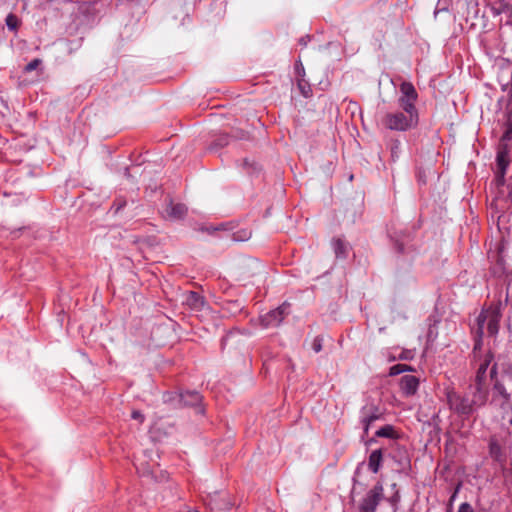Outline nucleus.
I'll return each mask as SVG.
<instances>
[{"label":"nucleus","mask_w":512,"mask_h":512,"mask_svg":"<svg viewBox=\"0 0 512 512\" xmlns=\"http://www.w3.org/2000/svg\"><path fill=\"white\" fill-rule=\"evenodd\" d=\"M419 180H422V183H425L424 177H419Z\"/></svg>","instance_id":"obj_43"},{"label":"nucleus","mask_w":512,"mask_h":512,"mask_svg":"<svg viewBox=\"0 0 512 512\" xmlns=\"http://www.w3.org/2000/svg\"><path fill=\"white\" fill-rule=\"evenodd\" d=\"M505 173L502 171H498L495 177V181L498 187L503 186L505 183Z\"/></svg>","instance_id":"obj_27"},{"label":"nucleus","mask_w":512,"mask_h":512,"mask_svg":"<svg viewBox=\"0 0 512 512\" xmlns=\"http://www.w3.org/2000/svg\"><path fill=\"white\" fill-rule=\"evenodd\" d=\"M487 318H489L488 309L483 310L478 315V317L476 319V322H477L476 335L479 336L480 338H482L484 335V328H485V325H487Z\"/></svg>","instance_id":"obj_17"},{"label":"nucleus","mask_w":512,"mask_h":512,"mask_svg":"<svg viewBox=\"0 0 512 512\" xmlns=\"http://www.w3.org/2000/svg\"><path fill=\"white\" fill-rule=\"evenodd\" d=\"M384 498V488L377 483L371 488L358 504V512H375L377 506Z\"/></svg>","instance_id":"obj_3"},{"label":"nucleus","mask_w":512,"mask_h":512,"mask_svg":"<svg viewBox=\"0 0 512 512\" xmlns=\"http://www.w3.org/2000/svg\"><path fill=\"white\" fill-rule=\"evenodd\" d=\"M419 180H422V183H425L424 177H419Z\"/></svg>","instance_id":"obj_44"},{"label":"nucleus","mask_w":512,"mask_h":512,"mask_svg":"<svg viewBox=\"0 0 512 512\" xmlns=\"http://www.w3.org/2000/svg\"><path fill=\"white\" fill-rule=\"evenodd\" d=\"M39 64H40V60L34 59L26 65L25 70L28 72L35 70Z\"/></svg>","instance_id":"obj_29"},{"label":"nucleus","mask_w":512,"mask_h":512,"mask_svg":"<svg viewBox=\"0 0 512 512\" xmlns=\"http://www.w3.org/2000/svg\"><path fill=\"white\" fill-rule=\"evenodd\" d=\"M399 147H400V141L396 140L391 147V155L393 158L397 157Z\"/></svg>","instance_id":"obj_31"},{"label":"nucleus","mask_w":512,"mask_h":512,"mask_svg":"<svg viewBox=\"0 0 512 512\" xmlns=\"http://www.w3.org/2000/svg\"><path fill=\"white\" fill-rule=\"evenodd\" d=\"M206 505L211 512H227L232 508L233 503L226 498L220 499L218 494L214 493V495H209Z\"/></svg>","instance_id":"obj_7"},{"label":"nucleus","mask_w":512,"mask_h":512,"mask_svg":"<svg viewBox=\"0 0 512 512\" xmlns=\"http://www.w3.org/2000/svg\"><path fill=\"white\" fill-rule=\"evenodd\" d=\"M164 402L172 403L176 408H191L195 414H205L203 397L198 391L170 392L164 395Z\"/></svg>","instance_id":"obj_1"},{"label":"nucleus","mask_w":512,"mask_h":512,"mask_svg":"<svg viewBox=\"0 0 512 512\" xmlns=\"http://www.w3.org/2000/svg\"><path fill=\"white\" fill-rule=\"evenodd\" d=\"M507 189H508V194L506 197V201L509 202L510 204H512V184H509L507 186Z\"/></svg>","instance_id":"obj_32"},{"label":"nucleus","mask_w":512,"mask_h":512,"mask_svg":"<svg viewBox=\"0 0 512 512\" xmlns=\"http://www.w3.org/2000/svg\"><path fill=\"white\" fill-rule=\"evenodd\" d=\"M458 512H474V509L469 503L464 502L459 506Z\"/></svg>","instance_id":"obj_30"},{"label":"nucleus","mask_w":512,"mask_h":512,"mask_svg":"<svg viewBox=\"0 0 512 512\" xmlns=\"http://www.w3.org/2000/svg\"><path fill=\"white\" fill-rule=\"evenodd\" d=\"M493 358V354L489 351L480 359L481 362L475 376V389L479 394H483L485 392L484 384L486 380V372Z\"/></svg>","instance_id":"obj_6"},{"label":"nucleus","mask_w":512,"mask_h":512,"mask_svg":"<svg viewBox=\"0 0 512 512\" xmlns=\"http://www.w3.org/2000/svg\"><path fill=\"white\" fill-rule=\"evenodd\" d=\"M498 171L506 172V169L509 165V159L507 154L504 152H499L496 157Z\"/></svg>","instance_id":"obj_20"},{"label":"nucleus","mask_w":512,"mask_h":512,"mask_svg":"<svg viewBox=\"0 0 512 512\" xmlns=\"http://www.w3.org/2000/svg\"><path fill=\"white\" fill-rule=\"evenodd\" d=\"M139 169V166H133L132 170H134L135 173H137V170Z\"/></svg>","instance_id":"obj_41"},{"label":"nucleus","mask_w":512,"mask_h":512,"mask_svg":"<svg viewBox=\"0 0 512 512\" xmlns=\"http://www.w3.org/2000/svg\"><path fill=\"white\" fill-rule=\"evenodd\" d=\"M5 23L9 30L17 31L20 21L15 14L10 13L7 15V17L5 19Z\"/></svg>","instance_id":"obj_21"},{"label":"nucleus","mask_w":512,"mask_h":512,"mask_svg":"<svg viewBox=\"0 0 512 512\" xmlns=\"http://www.w3.org/2000/svg\"><path fill=\"white\" fill-rule=\"evenodd\" d=\"M166 213L171 219L180 220L185 217L187 213V207L181 203H170L166 209Z\"/></svg>","instance_id":"obj_12"},{"label":"nucleus","mask_w":512,"mask_h":512,"mask_svg":"<svg viewBox=\"0 0 512 512\" xmlns=\"http://www.w3.org/2000/svg\"><path fill=\"white\" fill-rule=\"evenodd\" d=\"M250 237H251V232L248 230H241L236 233H233V235H232V239L235 242L246 241V240L250 239Z\"/></svg>","instance_id":"obj_23"},{"label":"nucleus","mask_w":512,"mask_h":512,"mask_svg":"<svg viewBox=\"0 0 512 512\" xmlns=\"http://www.w3.org/2000/svg\"><path fill=\"white\" fill-rule=\"evenodd\" d=\"M322 342H323V338L321 336H317L314 338L313 343H312V349L316 353H318L322 350Z\"/></svg>","instance_id":"obj_25"},{"label":"nucleus","mask_w":512,"mask_h":512,"mask_svg":"<svg viewBox=\"0 0 512 512\" xmlns=\"http://www.w3.org/2000/svg\"><path fill=\"white\" fill-rule=\"evenodd\" d=\"M131 416L136 417V416H142V415L140 414V412L138 410H133L131 412Z\"/></svg>","instance_id":"obj_39"},{"label":"nucleus","mask_w":512,"mask_h":512,"mask_svg":"<svg viewBox=\"0 0 512 512\" xmlns=\"http://www.w3.org/2000/svg\"><path fill=\"white\" fill-rule=\"evenodd\" d=\"M290 304L284 302L274 310L269 311L260 318L261 325L265 328L278 327L284 318L290 313Z\"/></svg>","instance_id":"obj_5"},{"label":"nucleus","mask_w":512,"mask_h":512,"mask_svg":"<svg viewBox=\"0 0 512 512\" xmlns=\"http://www.w3.org/2000/svg\"><path fill=\"white\" fill-rule=\"evenodd\" d=\"M416 100H410L408 98H399V105L403 109L404 113L412 116L418 115L417 109L415 107Z\"/></svg>","instance_id":"obj_15"},{"label":"nucleus","mask_w":512,"mask_h":512,"mask_svg":"<svg viewBox=\"0 0 512 512\" xmlns=\"http://www.w3.org/2000/svg\"><path fill=\"white\" fill-rule=\"evenodd\" d=\"M244 165H249V162L247 159L244 160Z\"/></svg>","instance_id":"obj_42"},{"label":"nucleus","mask_w":512,"mask_h":512,"mask_svg":"<svg viewBox=\"0 0 512 512\" xmlns=\"http://www.w3.org/2000/svg\"><path fill=\"white\" fill-rule=\"evenodd\" d=\"M229 143V136L227 134H220L216 137V139L212 142L210 149L215 150L218 148H223Z\"/></svg>","instance_id":"obj_19"},{"label":"nucleus","mask_w":512,"mask_h":512,"mask_svg":"<svg viewBox=\"0 0 512 512\" xmlns=\"http://www.w3.org/2000/svg\"><path fill=\"white\" fill-rule=\"evenodd\" d=\"M414 357V354L411 350H405V351H402L401 354L399 355V359L401 360H411L413 359Z\"/></svg>","instance_id":"obj_28"},{"label":"nucleus","mask_w":512,"mask_h":512,"mask_svg":"<svg viewBox=\"0 0 512 512\" xmlns=\"http://www.w3.org/2000/svg\"><path fill=\"white\" fill-rule=\"evenodd\" d=\"M186 512H201V511H199V510H198V509H196V508H193V509H189V510H188V511H186Z\"/></svg>","instance_id":"obj_40"},{"label":"nucleus","mask_w":512,"mask_h":512,"mask_svg":"<svg viewBox=\"0 0 512 512\" xmlns=\"http://www.w3.org/2000/svg\"><path fill=\"white\" fill-rule=\"evenodd\" d=\"M298 86H299V89L301 90L302 94H303L305 97H307V96H308L309 89H308V90H306V86H305V85H303L301 82H299Z\"/></svg>","instance_id":"obj_36"},{"label":"nucleus","mask_w":512,"mask_h":512,"mask_svg":"<svg viewBox=\"0 0 512 512\" xmlns=\"http://www.w3.org/2000/svg\"><path fill=\"white\" fill-rule=\"evenodd\" d=\"M419 180H422V183H425L424 177H419Z\"/></svg>","instance_id":"obj_45"},{"label":"nucleus","mask_w":512,"mask_h":512,"mask_svg":"<svg viewBox=\"0 0 512 512\" xmlns=\"http://www.w3.org/2000/svg\"><path fill=\"white\" fill-rule=\"evenodd\" d=\"M497 375V365L493 364V366L490 369V377L493 379Z\"/></svg>","instance_id":"obj_37"},{"label":"nucleus","mask_w":512,"mask_h":512,"mask_svg":"<svg viewBox=\"0 0 512 512\" xmlns=\"http://www.w3.org/2000/svg\"><path fill=\"white\" fill-rule=\"evenodd\" d=\"M489 318H487V332L490 336L497 335L499 331V322L501 319L500 305L488 309Z\"/></svg>","instance_id":"obj_9"},{"label":"nucleus","mask_w":512,"mask_h":512,"mask_svg":"<svg viewBox=\"0 0 512 512\" xmlns=\"http://www.w3.org/2000/svg\"><path fill=\"white\" fill-rule=\"evenodd\" d=\"M235 337L236 335L234 333H228L226 336H224L221 340L222 349H224L228 343L233 342Z\"/></svg>","instance_id":"obj_26"},{"label":"nucleus","mask_w":512,"mask_h":512,"mask_svg":"<svg viewBox=\"0 0 512 512\" xmlns=\"http://www.w3.org/2000/svg\"><path fill=\"white\" fill-rule=\"evenodd\" d=\"M389 237L394 244L395 251L399 254H404L406 252V246L410 242V234L401 230L389 232Z\"/></svg>","instance_id":"obj_8"},{"label":"nucleus","mask_w":512,"mask_h":512,"mask_svg":"<svg viewBox=\"0 0 512 512\" xmlns=\"http://www.w3.org/2000/svg\"><path fill=\"white\" fill-rule=\"evenodd\" d=\"M509 423L512 425V418L510 419Z\"/></svg>","instance_id":"obj_46"},{"label":"nucleus","mask_w":512,"mask_h":512,"mask_svg":"<svg viewBox=\"0 0 512 512\" xmlns=\"http://www.w3.org/2000/svg\"><path fill=\"white\" fill-rule=\"evenodd\" d=\"M375 436L393 439L397 437V434L393 426L385 425L375 432Z\"/></svg>","instance_id":"obj_18"},{"label":"nucleus","mask_w":512,"mask_h":512,"mask_svg":"<svg viewBox=\"0 0 512 512\" xmlns=\"http://www.w3.org/2000/svg\"><path fill=\"white\" fill-rule=\"evenodd\" d=\"M400 91L402 93V98H408L410 100H417V92L410 82H402L400 85Z\"/></svg>","instance_id":"obj_16"},{"label":"nucleus","mask_w":512,"mask_h":512,"mask_svg":"<svg viewBox=\"0 0 512 512\" xmlns=\"http://www.w3.org/2000/svg\"><path fill=\"white\" fill-rule=\"evenodd\" d=\"M308 41H310V36L309 35H306V36H303L299 39V44L302 45V46H306Z\"/></svg>","instance_id":"obj_34"},{"label":"nucleus","mask_w":512,"mask_h":512,"mask_svg":"<svg viewBox=\"0 0 512 512\" xmlns=\"http://www.w3.org/2000/svg\"><path fill=\"white\" fill-rule=\"evenodd\" d=\"M447 401L450 409L458 414L468 415L474 412L476 402L454 391L447 393Z\"/></svg>","instance_id":"obj_4"},{"label":"nucleus","mask_w":512,"mask_h":512,"mask_svg":"<svg viewBox=\"0 0 512 512\" xmlns=\"http://www.w3.org/2000/svg\"><path fill=\"white\" fill-rule=\"evenodd\" d=\"M414 369L409 366V365H406V364H396V365H393L391 368H390V372L389 374L391 376H395V375H399L403 372H406V371H413Z\"/></svg>","instance_id":"obj_22"},{"label":"nucleus","mask_w":512,"mask_h":512,"mask_svg":"<svg viewBox=\"0 0 512 512\" xmlns=\"http://www.w3.org/2000/svg\"><path fill=\"white\" fill-rule=\"evenodd\" d=\"M382 463V450L377 449L371 452L368 459V468L373 472L377 473Z\"/></svg>","instance_id":"obj_14"},{"label":"nucleus","mask_w":512,"mask_h":512,"mask_svg":"<svg viewBox=\"0 0 512 512\" xmlns=\"http://www.w3.org/2000/svg\"><path fill=\"white\" fill-rule=\"evenodd\" d=\"M124 175L127 179L133 178V175L131 174V168L125 167L124 168Z\"/></svg>","instance_id":"obj_38"},{"label":"nucleus","mask_w":512,"mask_h":512,"mask_svg":"<svg viewBox=\"0 0 512 512\" xmlns=\"http://www.w3.org/2000/svg\"><path fill=\"white\" fill-rule=\"evenodd\" d=\"M333 250L336 258L345 259L348 256L349 244L340 238L333 239L332 241Z\"/></svg>","instance_id":"obj_13"},{"label":"nucleus","mask_w":512,"mask_h":512,"mask_svg":"<svg viewBox=\"0 0 512 512\" xmlns=\"http://www.w3.org/2000/svg\"><path fill=\"white\" fill-rule=\"evenodd\" d=\"M419 386V380L412 375H405L401 378L400 387L406 395H413L416 393Z\"/></svg>","instance_id":"obj_11"},{"label":"nucleus","mask_w":512,"mask_h":512,"mask_svg":"<svg viewBox=\"0 0 512 512\" xmlns=\"http://www.w3.org/2000/svg\"><path fill=\"white\" fill-rule=\"evenodd\" d=\"M512 134V127L505 131V133L502 136V140H510Z\"/></svg>","instance_id":"obj_35"},{"label":"nucleus","mask_w":512,"mask_h":512,"mask_svg":"<svg viewBox=\"0 0 512 512\" xmlns=\"http://www.w3.org/2000/svg\"><path fill=\"white\" fill-rule=\"evenodd\" d=\"M418 115L409 116L404 112L388 113L384 118V125L390 130L407 131L418 124Z\"/></svg>","instance_id":"obj_2"},{"label":"nucleus","mask_w":512,"mask_h":512,"mask_svg":"<svg viewBox=\"0 0 512 512\" xmlns=\"http://www.w3.org/2000/svg\"><path fill=\"white\" fill-rule=\"evenodd\" d=\"M481 347H482V338H480L479 336L476 335L475 344H474V348H473V355H474L475 359L480 357L478 354L481 351Z\"/></svg>","instance_id":"obj_24"},{"label":"nucleus","mask_w":512,"mask_h":512,"mask_svg":"<svg viewBox=\"0 0 512 512\" xmlns=\"http://www.w3.org/2000/svg\"><path fill=\"white\" fill-rule=\"evenodd\" d=\"M364 416H372V417L382 416V413L378 412L377 410L374 411V410L370 409L368 412H365Z\"/></svg>","instance_id":"obj_33"},{"label":"nucleus","mask_w":512,"mask_h":512,"mask_svg":"<svg viewBox=\"0 0 512 512\" xmlns=\"http://www.w3.org/2000/svg\"><path fill=\"white\" fill-rule=\"evenodd\" d=\"M184 303L195 311H200L205 305V299L199 293L190 291L185 295Z\"/></svg>","instance_id":"obj_10"}]
</instances>
